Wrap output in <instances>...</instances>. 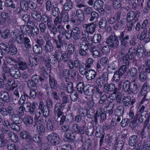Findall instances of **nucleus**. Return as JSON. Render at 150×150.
<instances>
[{"label":"nucleus","instance_id":"nucleus-1","mask_svg":"<svg viewBox=\"0 0 150 150\" xmlns=\"http://www.w3.org/2000/svg\"><path fill=\"white\" fill-rule=\"evenodd\" d=\"M120 41L122 48L119 52V57H121L122 52H125L129 48V38L128 35H126L124 31L121 32L118 36Z\"/></svg>","mask_w":150,"mask_h":150},{"label":"nucleus","instance_id":"nucleus-2","mask_svg":"<svg viewBox=\"0 0 150 150\" xmlns=\"http://www.w3.org/2000/svg\"><path fill=\"white\" fill-rule=\"evenodd\" d=\"M136 52V50L135 49L131 47L129 49L128 54H125V52H122V56L120 57L119 53L117 57L119 60L122 59L124 64L128 66L129 64L130 59L134 58Z\"/></svg>","mask_w":150,"mask_h":150},{"label":"nucleus","instance_id":"nucleus-3","mask_svg":"<svg viewBox=\"0 0 150 150\" xmlns=\"http://www.w3.org/2000/svg\"><path fill=\"white\" fill-rule=\"evenodd\" d=\"M93 42L89 39L88 40L82 41L80 44V54L83 56H85L88 54V52L91 48L93 45Z\"/></svg>","mask_w":150,"mask_h":150},{"label":"nucleus","instance_id":"nucleus-4","mask_svg":"<svg viewBox=\"0 0 150 150\" xmlns=\"http://www.w3.org/2000/svg\"><path fill=\"white\" fill-rule=\"evenodd\" d=\"M106 42L111 48H117L119 44L117 37L115 34L109 36L106 40Z\"/></svg>","mask_w":150,"mask_h":150},{"label":"nucleus","instance_id":"nucleus-5","mask_svg":"<svg viewBox=\"0 0 150 150\" xmlns=\"http://www.w3.org/2000/svg\"><path fill=\"white\" fill-rule=\"evenodd\" d=\"M47 139L48 142L54 145H57L60 142L59 136L56 133L52 132L47 136Z\"/></svg>","mask_w":150,"mask_h":150},{"label":"nucleus","instance_id":"nucleus-6","mask_svg":"<svg viewBox=\"0 0 150 150\" xmlns=\"http://www.w3.org/2000/svg\"><path fill=\"white\" fill-rule=\"evenodd\" d=\"M149 115L146 111H138L136 115L134 116V119L138 121L141 123H143L149 117Z\"/></svg>","mask_w":150,"mask_h":150},{"label":"nucleus","instance_id":"nucleus-7","mask_svg":"<svg viewBox=\"0 0 150 150\" xmlns=\"http://www.w3.org/2000/svg\"><path fill=\"white\" fill-rule=\"evenodd\" d=\"M140 12L138 11L135 12L131 11L128 13L127 15V22H132L133 20H134V22H137L138 21V18Z\"/></svg>","mask_w":150,"mask_h":150},{"label":"nucleus","instance_id":"nucleus-8","mask_svg":"<svg viewBox=\"0 0 150 150\" xmlns=\"http://www.w3.org/2000/svg\"><path fill=\"white\" fill-rule=\"evenodd\" d=\"M38 105V102L36 101H34L31 104L30 103H27L25 111L29 112L30 114H34L35 111V108Z\"/></svg>","mask_w":150,"mask_h":150},{"label":"nucleus","instance_id":"nucleus-9","mask_svg":"<svg viewBox=\"0 0 150 150\" xmlns=\"http://www.w3.org/2000/svg\"><path fill=\"white\" fill-rule=\"evenodd\" d=\"M108 80V75L107 72L105 71L102 73V74L96 80V82L99 83L100 86H102Z\"/></svg>","mask_w":150,"mask_h":150},{"label":"nucleus","instance_id":"nucleus-10","mask_svg":"<svg viewBox=\"0 0 150 150\" xmlns=\"http://www.w3.org/2000/svg\"><path fill=\"white\" fill-rule=\"evenodd\" d=\"M38 109L42 113V116L45 117H46L49 116L50 113L49 108L45 106L42 101H40Z\"/></svg>","mask_w":150,"mask_h":150},{"label":"nucleus","instance_id":"nucleus-11","mask_svg":"<svg viewBox=\"0 0 150 150\" xmlns=\"http://www.w3.org/2000/svg\"><path fill=\"white\" fill-rule=\"evenodd\" d=\"M82 26L86 29L85 31L90 34H93L94 33L96 27V25L94 24L93 23H91L88 24H83Z\"/></svg>","mask_w":150,"mask_h":150},{"label":"nucleus","instance_id":"nucleus-12","mask_svg":"<svg viewBox=\"0 0 150 150\" xmlns=\"http://www.w3.org/2000/svg\"><path fill=\"white\" fill-rule=\"evenodd\" d=\"M47 127L49 130H53L58 127V125L56 121L49 120L47 123Z\"/></svg>","mask_w":150,"mask_h":150},{"label":"nucleus","instance_id":"nucleus-13","mask_svg":"<svg viewBox=\"0 0 150 150\" xmlns=\"http://www.w3.org/2000/svg\"><path fill=\"white\" fill-rule=\"evenodd\" d=\"M72 37L75 40H78L80 38V30L78 27H75L71 30Z\"/></svg>","mask_w":150,"mask_h":150},{"label":"nucleus","instance_id":"nucleus-14","mask_svg":"<svg viewBox=\"0 0 150 150\" xmlns=\"http://www.w3.org/2000/svg\"><path fill=\"white\" fill-rule=\"evenodd\" d=\"M5 85L6 89L9 92L13 91L17 86L15 81L13 80L7 82Z\"/></svg>","mask_w":150,"mask_h":150},{"label":"nucleus","instance_id":"nucleus-15","mask_svg":"<svg viewBox=\"0 0 150 150\" xmlns=\"http://www.w3.org/2000/svg\"><path fill=\"white\" fill-rule=\"evenodd\" d=\"M54 49V47L51 41L49 40H46L44 46V50L45 52L46 53L51 52Z\"/></svg>","mask_w":150,"mask_h":150},{"label":"nucleus","instance_id":"nucleus-16","mask_svg":"<svg viewBox=\"0 0 150 150\" xmlns=\"http://www.w3.org/2000/svg\"><path fill=\"white\" fill-rule=\"evenodd\" d=\"M72 129L73 131L76 133H80L83 134L84 133V130L83 127L80 126L77 124H74L72 126Z\"/></svg>","mask_w":150,"mask_h":150},{"label":"nucleus","instance_id":"nucleus-17","mask_svg":"<svg viewBox=\"0 0 150 150\" xmlns=\"http://www.w3.org/2000/svg\"><path fill=\"white\" fill-rule=\"evenodd\" d=\"M11 76L16 79H19L21 76V73L18 69L15 67H12L11 72L10 74Z\"/></svg>","mask_w":150,"mask_h":150},{"label":"nucleus","instance_id":"nucleus-18","mask_svg":"<svg viewBox=\"0 0 150 150\" xmlns=\"http://www.w3.org/2000/svg\"><path fill=\"white\" fill-rule=\"evenodd\" d=\"M70 21L72 23L77 26L79 25L82 22L76 16L75 12L71 15Z\"/></svg>","mask_w":150,"mask_h":150},{"label":"nucleus","instance_id":"nucleus-19","mask_svg":"<svg viewBox=\"0 0 150 150\" xmlns=\"http://www.w3.org/2000/svg\"><path fill=\"white\" fill-rule=\"evenodd\" d=\"M94 88L93 86L89 85L86 86L83 91L84 94L88 96L93 95L94 93Z\"/></svg>","mask_w":150,"mask_h":150},{"label":"nucleus","instance_id":"nucleus-20","mask_svg":"<svg viewBox=\"0 0 150 150\" xmlns=\"http://www.w3.org/2000/svg\"><path fill=\"white\" fill-rule=\"evenodd\" d=\"M0 98L2 100L6 103H8L9 101V94L6 91H0Z\"/></svg>","mask_w":150,"mask_h":150},{"label":"nucleus","instance_id":"nucleus-21","mask_svg":"<svg viewBox=\"0 0 150 150\" xmlns=\"http://www.w3.org/2000/svg\"><path fill=\"white\" fill-rule=\"evenodd\" d=\"M73 3L71 0H66L63 5V9L66 11H69L73 8Z\"/></svg>","mask_w":150,"mask_h":150},{"label":"nucleus","instance_id":"nucleus-22","mask_svg":"<svg viewBox=\"0 0 150 150\" xmlns=\"http://www.w3.org/2000/svg\"><path fill=\"white\" fill-rule=\"evenodd\" d=\"M31 16L33 18L38 22H40L42 18L41 13L39 11H32L31 12Z\"/></svg>","mask_w":150,"mask_h":150},{"label":"nucleus","instance_id":"nucleus-23","mask_svg":"<svg viewBox=\"0 0 150 150\" xmlns=\"http://www.w3.org/2000/svg\"><path fill=\"white\" fill-rule=\"evenodd\" d=\"M96 75V72L94 70H90L87 71L86 78L88 80H91L95 78Z\"/></svg>","mask_w":150,"mask_h":150},{"label":"nucleus","instance_id":"nucleus-24","mask_svg":"<svg viewBox=\"0 0 150 150\" xmlns=\"http://www.w3.org/2000/svg\"><path fill=\"white\" fill-rule=\"evenodd\" d=\"M104 88L105 90L109 92H112L114 90L116 91L117 90V88H115V85L113 83H106L104 85Z\"/></svg>","mask_w":150,"mask_h":150},{"label":"nucleus","instance_id":"nucleus-25","mask_svg":"<svg viewBox=\"0 0 150 150\" xmlns=\"http://www.w3.org/2000/svg\"><path fill=\"white\" fill-rule=\"evenodd\" d=\"M138 141V137L136 135L131 136L129 140V145L131 146H134Z\"/></svg>","mask_w":150,"mask_h":150},{"label":"nucleus","instance_id":"nucleus-26","mask_svg":"<svg viewBox=\"0 0 150 150\" xmlns=\"http://www.w3.org/2000/svg\"><path fill=\"white\" fill-rule=\"evenodd\" d=\"M47 27L50 31V34H53L54 36H55L56 34L58 33L57 27L56 28L53 25L52 23H51V22L50 24H48Z\"/></svg>","mask_w":150,"mask_h":150},{"label":"nucleus","instance_id":"nucleus-27","mask_svg":"<svg viewBox=\"0 0 150 150\" xmlns=\"http://www.w3.org/2000/svg\"><path fill=\"white\" fill-rule=\"evenodd\" d=\"M140 150L142 149L146 150H150V140L146 142L142 141L141 142L140 148Z\"/></svg>","mask_w":150,"mask_h":150},{"label":"nucleus","instance_id":"nucleus-28","mask_svg":"<svg viewBox=\"0 0 150 150\" xmlns=\"http://www.w3.org/2000/svg\"><path fill=\"white\" fill-rule=\"evenodd\" d=\"M76 16L79 18V19L82 22L85 20L84 13L83 11L80 8L77 9L76 11Z\"/></svg>","mask_w":150,"mask_h":150},{"label":"nucleus","instance_id":"nucleus-29","mask_svg":"<svg viewBox=\"0 0 150 150\" xmlns=\"http://www.w3.org/2000/svg\"><path fill=\"white\" fill-rule=\"evenodd\" d=\"M131 97L129 96H125L123 97L122 100L123 105L125 107H128L131 102Z\"/></svg>","mask_w":150,"mask_h":150},{"label":"nucleus","instance_id":"nucleus-30","mask_svg":"<svg viewBox=\"0 0 150 150\" xmlns=\"http://www.w3.org/2000/svg\"><path fill=\"white\" fill-rule=\"evenodd\" d=\"M131 85V83L129 80H125L123 84V89L126 93H129V90Z\"/></svg>","mask_w":150,"mask_h":150},{"label":"nucleus","instance_id":"nucleus-31","mask_svg":"<svg viewBox=\"0 0 150 150\" xmlns=\"http://www.w3.org/2000/svg\"><path fill=\"white\" fill-rule=\"evenodd\" d=\"M35 125L37 126V129L40 134H44L45 133L44 127L41 123L35 122Z\"/></svg>","mask_w":150,"mask_h":150},{"label":"nucleus","instance_id":"nucleus-32","mask_svg":"<svg viewBox=\"0 0 150 150\" xmlns=\"http://www.w3.org/2000/svg\"><path fill=\"white\" fill-rule=\"evenodd\" d=\"M11 119L13 122L18 124H20L23 121L22 118L17 114H15L12 115Z\"/></svg>","mask_w":150,"mask_h":150},{"label":"nucleus","instance_id":"nucleus-33","mask_svg":"<svg viewBox=\"0 0 150 150\" xmlns=\"http://www.w3.org/2000/svg\"><path fill=\"white\" fill-rule=\"evenodd\" d=\"M116 142L114 146L113 150H122L124 145V142L122 140L117 141L116 140Z\"/></svg>","mask_w":150,"mask_h":150},{"label":"nucleus","instance_id":"nucleus-34","mask_svg":"<svg viewBox=\"0 0 150 150\" xmlns=\"http://www.w3.org/2000/svg\"><path fill=\"white\" fill-rule=\"evenodd\" d=\"M103 1L101 0H97L95 1L93 5V8L95 10H98L101 9L103 7Z\"/></svg>","mask_w":150,"mask_h":150},{"label":"nucleus","instance_id":"nucleus-35","mask_svg":"<svg viewBox=\"0 0 150 150\" xmlns=\"http://www.w3.org/2000/svg\"><path fill=\"white\" fill-rule=\"evenodd\" d=\"M20 29L22 32L25 35H28L30 36L31 28L27 25H23L20 27Z\"/></svg>","mask_w":150,"mask_h":150},{"label":"nucleus","instance_id":"nucleus-36","mask_svg":"<svg viewBox=\"0 0 150 150\" xmlns=\"http://www.w3.org/2000/svg\"><path fill=\"white\" fill-rule=\"evenodd\" d=\"M11 76L9 73H3L1 75V79L4 82H8L12 80Z\"/></svg>","mask_w":150,"mask_h":150},{"label":"nucleus","instance_id":"nucleus-37","mask_svg":"<svg viewBox=\"0 0 150 150\" xmlns=\"http://www.w3.org/2000/svg\"><path fill=\"white\" fill-rule=\"evenodd\" d=\"M63 54L60 50L57 49L55 51L54 57L58 62H62V57Z\"/></svg>","mask_w":150,"mask_h":150},{"label":"nucleus","instance_id":"nucleus-38","mask_svg":"<svg viewBox=\"0 0 150 150\" xmlns=\"http://www.w3.org/2000/svg\"><path fill=\"white\" fill-rule=\"evenodd\" d=\"M116 62H112L108 66L107 70L108 73L111 74L116 69Z\"/></svg>","mask_w":150,"mask_h":150},{"label":"nucleus","instance_id":"nucleus-39","mask_svg":"<svg viewBox=\"0 0 150 150\" xmlns=\"http://www.w3.org/2000/svg\"><path fill=\"white\" fill-rule=\"evenodd\" d=\"M137 74V70L135 67H132L127 72V74L129 76L131 77H135Z\"/></svg>","mask_w":150,"mask_h":150},{"label":"nucleus","instance_id":"nucleus-40","mask_svg":"<svg viewBox=\"0 0 150 150\" xmlns=\"http://www.w3.org/2000/svg\"><path fill=\"white\" fill-rule=\"evenodd\" d=\"M138 90L137 84L135 83H132L129 90V93L131 92L135 94L137 93Z\"/></svg>","mask_w":150,"mask_h":150},{"label":"nucleus","instance_id":"nucleus-41","mask_svg":"<svg viewBox=\"0 0 150 150\" xmlns=\"http://www.w3.org/2000/svg\"><path fill=\"white\" fill-rule=\"evenodd\" d=\"M98 103L100 104L103 105L105 107V105L108 103L107 96L105 94L103 95L100 97Z\"/></svg>","mask_w":150,"mask_h":150},{"label":"nucleus","instance_id":"nucleus-42","mask_svg":"<svg viewBox=\"0 0 150 150\" xmlns=\"http://www.w3.org/2000/svg\"><path fill=\"white\" fill-rule=\"evenodd\" d=\"M8 50L9 47L6 44L3 43L0 44V50L4 54H8Z\"/></svg>","mask_w":150,"mask_h":150},{"label":"nucleus","instance_id":"nucleus-43","mask_svg":"<svg viewBox=\"0 0 150 150\" xmlns=\"http://www.w3.org/2000/svg\"><path fill=\"white\" fill-rule=\"evenodd\" d=\"M78 112L79 115L81 116L82 117H84L86 115L88 116L89 115L88 114L87 110L86 108H79L78 110Z\"/></svg>","mask_w":150,"mask_h":150},{"label":"nucleus","instance_id":"nucleus-44","mask_svg":"<svg viewBox=\"0 0 150 150\" xmlns=\"http://www.w3.org/2000/svg\"><path fill=\"white\" fill-rule=\"evenodd\" d=\"M1 68L3 70V73H9L10 74L11 72L12 67L11 68L8 67L7 64L4 61L3 62V65L1 66Z\"/></svg>","mask_w":150,"mask_h":150},{"label":"nucleus","instance_id":"nucleus-45","mask_svg":"<svg viewBox=\"0 0 150 150\" xmlns=\"http://www.w3.org/2000/svg\"><path fill=\"white\" fill-rule=\"evenodd\" d=\"M124 108L122 106L120 105L115 110V113L116 115H122L124 113Z\"/></svg>","mask_w":150,"mask_h":150},{"label":"nucleus","instance_id":"nucleus-46","mask_svg":"<svg viewBox=\"0 0 150 150\" xmlns=\"http://www.w3.org/2000/svg\"><path fill=\"white\" fill-rule=\"evenodd\" d=\"M24 123L26 125L32 124L33 122V118L30 116H25L23 118Z\"/></svg>","mask_w":150,"mask_h":150},{"label":"nucleus","instance_id":"nucleus-47","mask_svg":"<svg viewBox=\"0 0 150 150\" xmlns=\"http://www.w3.org/2000/svg\"><path fill=\"white\" fill-rule=\"evenodd\" d=\"M31 79L32 81H34L35 83H36V84L39 83V82H41L42 80L41 77L36 74L33 75Z\"/></svg>","mask_w":150,"mask_h":150},{"label":"nucleus","instance_id":"nucleus-48","mask_svg":"<svg viewBox=\"0 0 150 150\" xmlns=\"http://www.w3.org/2000/svg\"><path fill=\"white\" fill-rule=\"evenodd\" d=\"M103 135H104L103 129L101 128L100 126H97L96 129L95 134L96 137H102Z\"/></svg>","mask_w":150,"mask_h":150},{"label":"nucleus","instance_id":"nucleus-49","mask_svg":"<svg viewBox=\"0 0 150 150\" xmlns=\"http://www.w3.org/2000/svg\"><path fill=\"white\" fill-rule=\"evenodd\" d=\"M95 47L91 48L90 49V51L91 53L92 54L94 58H98L100 56V52L98 50H94Z\"/></svg>","mask_w":150,"mask_h":150},{"label":"nucleus","instance_id":"nucleus-50","mask_svg":"<svg viewBox=\"0 0 150 150\" xmlns=\"http://www.w3.org/2000/svg\"><path fill=\"white\" fill-rule=\"evenodd\" d=\"M107 21L105 18H101L99 21V25L101 29L104 28L106 26Z\"/></svg>","mask_w":150,"mask_h":150},{"label":"nucleus","instance_id":"nucleus-51","mask_svg":"<svg viewBox=\"0 0 150 150\" xmlns=\"http://www.w3.org/2000/svg\"><path fill=\"white\" fill-rule=\"evenodd\" d=\"M31 30L30 36L37 35L39 33V29L36 26L31 28Z\"/></svg>","mask_w":150,"mask_h":150},{"label":"nucleus","instance_id":"nucleus-52","mask_svg":"<svg viewBox=\"0 0 150 150\" xmlns=\"http://www.w3.org/2000/svg\"><path fill=\"white\" fill-rule=\"evenodd\" d=\"M69 18L68 13L67 12H62L61 18V21L64 23L67 22L68 21Z\"/></svg>","mask_w":150,"mask_h":150},{"label":"nucleus","instance_id":"nucleus-53","mask_svg":"<svg viewBox=\"0 0 150 150\" xmlns=\"http://www.w3.org/2000/svg\"><path fill=\"white\" fill-rule=\"evenodd\" d=\"M125 65H123L121 66L119 70L117 71L119 73V75H122L127 71V67L126 64Z\"/></svg>","mask_w":150,"mask_h":150},{"label":"nucleus","instance_id":"nucleus-54","mask_svg":"<svg viewBox=\"0 0 150 150\" xmlns=\"http://www.w3.org/2000/svg\"><path fill=\"white\" fill-rule=\"evenodd\" d=\"M60 13L59 8L56 6H53V8L51 9V13L54 16H58L59 15Z\"/></svg>","mask_w":150,"mask_h":150},{"label":"nucleus","instance_id":"nucleus-55","mask_svg":"<svg viewBox=\"0 0 150 150\" xmlns=\"http://www.w3.org/2000/svg\"><path fill=\"white\" fill-rule=\"evenodd\" d=\"M10 140L13 142L17 143L19 142V138L18 135L13 132L9 137Z\"/></svg>","mask_w":150,"mask_h":150},{"label":"nucleus","instance_id":"nucleus-56","mask_svg":"<svg viewBox=\"0 0 150 150\" xmlns=\"http://www.w3.org/2000/svg\"><path fill=\"white\" fill-rule=\"evenodd\" d=\"M33 139V141L38 144L40 143L42 141V138L41 136L39 134H36L34 135Z\"/></svg>","mask_w":150,"mask_h":150},{"label":"nucleus","instance_id":"nucleus-57","mask_svg":"<svg viewBox=\"0 0 150 150\" xmlns=\"http://www.w3.org/2000/svg\"><path fill=\"white\" fill-rule=\"evenodd\" d=\"M18 68L21 70H25L27 68V63L23 61H20L17 62Z\"/></svg>","mask_w":150,"mask_h":150},{"label":"nucleus","instance_id":"nucleus-58","mask_svg":"<svg viewBox=\"0 0 150 150\" xmlns=\"http://www.w3.org/2000/svg\"><path fill=\"white\" fill-rule=\"evenodd\" d=\"M21 8V9L24 11H28L29 9V2H24L21 1L20 2Z\"/></svg>","mask_w":150,"mask_h":150},{"label":"nucleus","instance_id":"nucleus-59","mask_svg":"<svg viewBox=\"0 0 150 150\" xmlns=\"http://www.w3.org/2000/svg\"><path fill=\"white\" fill-rule=\"evenodd\" d=\"M102 39L101 35L99 34H94L93 37V42L95 43H98L100 42Z\"/></svg>","mask_w":150,"mask_h":150},{"label":"nucleus","instance_id":"nucleus-60","mask_svg":"<svg viewBox=\"0 0 150 150\" xmlns=\"http://www.w3.org/2000/svg\"><path fill=\"white\" fill-rule=\"evenodd\" d=\"M49 83L50 87L52 88H54L57 84V82L53 76L51 75H49Z\"/></svg>","mask_w":150,"mask_h":150},{"label":"nucleus","instance_id":"nucleus-61","mask_svg":"<svg viewBox=\"0 0 150 150\" xmlns=\"http://www.w3.org/2000/svg\"><path fill=\"white\" fill-rule=\"evenodd\" d=\"M33 49L34 52L37 54H40L42 51V47L38 45H35L33 47Z\"/></svg>","mask_w":150,"mask_h":150},{"label":"nucleus","instance_id":"nucleus-62","mask_svg":"<svg viewBox=\"0 0 150 150\" xmlns=\"http://www.w3.org/2000/svg\"><path fill=\"white\" fill-rule=\"evenodd\" d=\"M5 6H6L11 7V8L15 9L16 5L13 4L12 0H6L4 2Z\"/></svg>","mask_w":150,"mask_h":150},{"label":"nucleus","instance_id":"nucleus-63","mask_svg":"<svg viewBox=\"0 0 150 150\" xmlns=\"http://www.w3.org/2000/svg\"><path fill=\"white\" fill-rule=\"evenodd\" d=\"M8 54L11 55H14L16 54L17 52V49L16 48L13 46H10L9 47Z\"/></svg>","mask_w":150,"mask_h":150},{"label":"nucleus","instance_id":"nucleus-64","mask_svg":"<svg viewBox=\"0 0 150 150\" xmlns=\"http://www.w3.org/2000/svg\"><path fill=\"white\" fill-rule=\"evenodd\" d=\"M30 62L32 65V67L35 66H37L39 64V60L38 57H34L30 59Z\"/></svg>","mask_w":150,"mask_h":150}]
</instances>
